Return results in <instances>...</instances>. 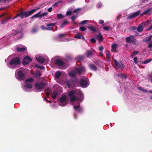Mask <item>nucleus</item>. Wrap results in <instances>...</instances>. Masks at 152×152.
<instances>
[{"label": "nucleus", "mask_w": 152, "mask_h": 152, "mask_svg": "<svg viewBox=\"0 0 152 152\" xmlns=\"http://www.w3.org/2000/svg\"><path fill=\"white\" fill-rule=\"evenodd\" d=\"M32 59L28 56H26L25 57L24 59L22 61V64L23 65H26L28 64L31 61Z\"/></svg>", "instance_id": "1a4fd4ad"}, {"label": "nucleus", "mask_w": 152, "mask_h": 152, "mask_svg": "<svg viewBox=\"0 0 152 152\" xmlns=\"http://www.w3.org/2000/svg\"><path fill=\"white\" fill-rule=\"evenodd\" d=\"M99 23L101 24H103L104 23V21L103 20H99Z\"/></svg>", "instance_id": "69168bd1"}, {"label": "nucleus", "mask_w": 152, "mask_h": 152, "mask_svg": "<svg viewBox=\"0 0 152 152\" xmlns=\"http://www.w3.org/2000/svg\"><path fill=\"white\" fill-rule=\"evenodd\" d=\"M48 14V12H45L44 13H42L41 14H40L39 17L40 18H42L43 17L46 16Z\"/></svg>", "instance_id": "4c0bfd02"}, {"label": "nucleus", "mask_w": 152, "mask_h": 152, "mask_svg": "<svg viewBox=\"0 0 152 152\" xmlns=\"http://www.w3.org/2000/svg\"><path fill=\"white\" fill-rule=\"evenodd\" d=\"M76 73H77L76 70L75 71H72L71 72H69V75L71 76L74 77L76 76Z\"/></svg>", "instance_id": "393cba45"}, {"label": "nucleus", "mask_w": 152, "mask_h": 152, "mask_svg": "<svg viewBox=\"0 0 152 152\" xmlns=\"http://www.w3.org/2000/svg\"><path fill=\"white\" fill-rule=\"evenodd\" d=\"M46 96H47V97H48L49 96V95L50 94L49 93H47V92H45Z\"/></svg>", "instance_id": "774afa93"}, {"label": "nucleus", "mask_w": 152, "mask_h": 152, "mask_svg": "<svg viewBox=\"0 0 152 152\" xmlns=\"http://www.w3.org/2000/svg\"><path fill=\"white\" fill-rule=\"evenodd\" d=\"M52 9H53L52 7H50L48 9V11L49 12H50L52 11Z\"/></svg>", "instance_id": "052dcab7"}, {"label": "nucleus", "mask_w": 152, "mask_h": 152, "mask_svg": "<svg viewBox=\"0 0 152 152\" xmlns=\"http://www.w3.org/2000/svg\"><path fill=\"white\" fill-rule=\"evenodd\" d=\"M148 47L149 48L148 51H152V41L149 42L148 43Z\"/></svg>", "instance_id": "72a5a7b5"}, {"label": "nucleus", "mask_w": 152, "mask_h": 152, "mask_svg": "<svg viewBox=\"0 0 152 152\" xmlns=\"http://www.w3.org/2000/svg\"><path fill=\"white\" fill-rule=\"evenodd\" d=\"M120 76H121V77L122 78H126V75L125 74L121 75Z\"/></svg>", "instance_id": "680f3d73"}, {"label": "nucleus", "mask_w": 152, "mask_h": 152, "mask_svg": "<svg viewBox=\"0 0 152 152\" xmlns=\"http://www.w3.org/2000/svg\"><path fill=\"white\" fill-rule=\"evenodd\" d=\"M21 64V61L19 57L13 58L10 60L9 63H7L8 67L11 69H15L19 66Z\"/></svg>", "instance_id": "f03ea898"}, {"label": "nucleus", "mask_w": 152, "mask_h": 152, "mask_svg": "<svg viewBox=\"0 0 152 152\" xmlns=\"http://www.w3.org/2000/svg\"><path fill=\"white\" fill-rule=\"evenodd\" d=\"M114 61L116 66L118 67L119 69H122L124 68L125 66L121 62H118L115 59H114Z\"/></svg>", "instance_id": "6e6552de"}, {"label": "nucleus", "mask_w": 152, "mask_h": 152, "mask_svg": "<svg viewBox=\"0 0 152 152\" xmlns=\"http://www.w3.org/2000/svg\"><path fill=\"white\" fill-rule=\"evenodd\" d=\"M41 7L35 9L33 10L30 11H22L20 12V17L23 19L24 18H26L33 14L36 10L40 9Z\"/></svg>", "instance_id": "7ed1b4c3"}, {"label": "nucleus", "mask_w": 152, "mask_h": 152, "mask_svg": "<svg viewBox=\"0 0 152 152\" xmlns=\"http://www.w3.org/2000/svg\"><path fill=\"white\" fill-rule=\"evenodd\" d=\"M84 58L83 55H78L75 58L76 60H83Z\"/></svg>", "instance_id": "cd10ccee"}, {"label": "nucleus", "mask_w": 152, "mask_h": 152, "mask_svg": "<svg viewBox=\"0 0 152 152\" xmlns=\"http://www.w3.org/2000/svg\"><path fill=\"white\" fill-rule=\"evenodd\" d=\"M10 18H6L5 19H4L3 20H1V24H4L7 21L9 20V19Z\"/></svg>", "instance_id": "c9c22d12"}, {"label": "nucleus", "mask_w": 152, "mask_h": 152, "mask_svg": "<svg viewBox=\"0 0 152 152\" xmlns=\"http://www.w3.org/2000/svg\"><path fill=\"white\" fill-rule=\"evenodd\" d=\"M61 2V1H59L57 3H55L54 4H53V7H57L58 5V3H60Z\"/></svg>", "instance_id": "09e8293b"}, {"label": "nucleus", "mask_w": 152, "mask_h": 152, "mask_svg": "<svg viewBox=\"0 0 152 152\" xmlns=\"http://www.w3.org/2000/svg\"><path fill=\"white\" fill-rule=\"evenodd\" d=\"M152 10V8L150 7L148 9H147L146 10H145L142 13V14L143 15H144L148 13H149L150 11H151Z\"/></svg>", "instance_id": "a878e982"}, {"label": "nucleus", "mask_w": 152, "mask_h": 152, "mask_svg": "<svg viewBox=\"0 0 152 152\" xmlns=\"http://www.w3.org/2000/svg\"><path fill=\"white\" fill-rule=\"evenodd\" d=\"M61 72L59 71H57L56 72L55 74V77L56 78H59L61 75Z\"/></svg>", "instance_id": "473e14b6"}, {"label": "nucleus", "mask_w": 152, "mask_h": 152, "mask_svg": "<svg viewBox=\"0 0 152 152\" xmlns=\"http://www.w3.org/2000/svg\"><path fill=\"white\" fill-rule=\"evenodd\" d=\"M140 13V11H138L136 12H134L133 14L130 15L128 17L129 19H131L133 18L137 15H138Z\"/></svg>", "instance_id": "4468645a"}, {"label": "nucleus", "mask_w": 152, "mask_h": 152, "mask_svg": "<svg viewBox=\"0 0 152 152\" xmlns=\"http://www.w3.org/2000/svg\"><path fill=\"white\" fill-rule=\"evenodd\" d=\"M85 55L86 57L87 58L93 56V55H94L92 51L90 50H87L85 53Z\"/></svg>", "instance_id": "dca6fc26"}, {"label": "nucleus", "mask_w": 152, "mask_h": 152, "mask_svg": "<svg viewBox=\"0 0 152 152\" xmlns=\"http://www.w3.org/2000/svg\"><path fill=\"white\" fill-rule=\"evenodd\" d=\"M126 41L127 43H131L134 45L136 44V39L134 36L132 35H131L129 37H126Z\"/></svg>", "instance_id": "423d86ee"}, {"label": "nucleus", "mask_w": 152, "mask_h": 152, "mask_svg": "<svg viewBox=\"0 0 152 152\" xmlns=\"http://www.w3.org/2000/svg\"><path fill=\"white\" fill-rule=\"evenodd\" d=\"M152 37V35H150L148 37H146L144 39L143 41L144 42H147L149 41L151 39Z\"/></svg>", "instance_id": "7c9ffc66"}, {"label": "nucleus", "mask_w": 152, "mask_h": 152, "mask_svg": "<svg viewBox=\"0 0 152 152\" xmlns=\"http://www.w3.org/2000/svg\"><path fill=\"white\" fill-rule=\"evenodd\" d=\"M89 67L92 70L96 71L97 70V68L96 66L93 64H90L89 65Z\"/></svg>", "instance_id": "a211bd4d"}, {"label": "nucleus", "mask_w": 152, "mask_h": 152, "mask_svg": "<svg viewBox=\"0 0 152 152\" xmlns=\"http://www.w3.org/2000/svg\"><path fill=\"white\" fill-rule=\"evenodd\" d=\"M74 37L75 38H76L78 39H82L83 41L85 40L84 37L80 33H78L75 34Z\"/></svg>", "instance_id": "f3484780"}, {"label": "nucleus", "mask_w": 152, "mask_h": 152, "mask_svg": "<svg viewBox=\"0 0 152 152\" xmlns=\"http://www.w3.org/2000/svg\"><path fill=\"white\" fill-rule=\"evenodd\" d=\"M72 12L71 11H67L66 13V15L67 16L70 15L72 14Z\"/></svg>", "instance_id": "8fccbe9b"}, {"label": "nucleus", "mask_w": 152, "mask_h": 152, "mask_svg": "<svg viewBox=\"0 0 152 152\" xmlns=\"http://www.w3.org/2000/svg\"><path fill=\"white\" fill-rule=\"evenodd\" d=\"M133 53L135 55H137L138 53V52L137 51H134L133 52Z\"/></svg>", "instance_id": "338daca9"}, {"label": "nucleus", "mask_w": 152, "mask_h": 152, "mask_svg": "<svg viewBox=\"0 0 152 152\" xmlns=\"http://www.w3.org/2000/svg\"><path fill=\"white\" fill-rule=\"evenodd\" d=\"M45 83L42 82L37 83L35 84V88L38 89H42L45 86Z\"/></svg>", "instance_id": "9d476101"}, {"label": "nucleus", "mask_w": 152, "mask_h": 152, "mask_svg": "<svg viewBox=\"0 0 152 152\" xmlns=\"http://www.w3.org/2000/svg\"><path fill=\"white\" fill-rule=\"evenodd\" d=\"M152 60V59H149L147 60H145L144 62H143L142 64H147Z\"/></svg>", "instance_id": "ea45409f"}, {"label": "nucleus", "mask_w": 152, "mask_h": 152, "mask_svg": "<svg viewBox=\"0 0 152 152\" xmlns=\"http://www.w3.org/2000/svg\"><path fill=\"white\" fill-rule=\"evenodd\" d=\"M46 91H47L46 92L49 93L50 94H51L52 92V90L50 88L47 89Z\"/></svg>", "instance_id": "864d4df0"}, {"label": "nucleus", "mask_w": 152, "mask_h": 152, "mask_svg": "<svg viewBox=\"0 0 152 152\" xmlns=\"http://www.w3.org/2000/svg\"><path fill=\"white\" fill-rule=\"evenodd\" d=\"M58 104L61 106H64L66 105L67 102L66 101V97L65 96H63L60 98Z\"/></svg>", "instance_id": "39448f33"}, {"label": "nucleus", "mask_w": 152, "mask_h": 152, "mask_svg": "<svg viewBox=\"0 0 152 152\" xmlns=\"http://www.w3.org/2000/svg\"><path fill=\"white\" fill-rule=\"evenodd\" d=\"M86 29V28L85 27L81 26L79 28V30L82 31H85Z\"/></svg>", "instance_id": "a19ab883"}, {"label": "nucleus", "mask_w": 152, "mask_h": 152, "mask_svg": "<svg viewBox=\"0 0 152 152\" xmlns=\"http://www.w3.org/2000/svg\"><path fill=\"white\" fill-rule=\"evenodd\" d=\"M61 22H63V23L60 26V28H63L66 25L69 23L68 21L65 20L61 21Z\"/></svg>", "instance_id": "aec40b11"}, {"label": "nucleus", "mask_w": 152, "mask_h": 152, "mask_svg": "<svg viewBox=\"0 0 152 152\" xmlns=\"http://www.w3.org/2000/svg\"><path fill=\"white\" fill-rule=\"evenodd\" d=\"M36 59L38 61L41 63H43L45 61L44 59L41 56H39V57H37Z\"/></svg>", "instance_id": "412c9836"}, {"label": "nucleus", "mask_w": 152, "mask_h": 152, "mask_svg": "<svg viewBox=\"0 0 152 152\" xmlns=\"http://www.w3.org/2000/svg\"><path fill=\"white\" fill-rule=\"evenodd\" d=\"M56 64L58 66H62L64 65V63L60 59H58L56 61Z\"/></svg>", "instance_id": "6ab92c4d"}, {"label": "nucleus", "mask_w": 152, "mask_h": 152, "mask_svg": "<svg viewBox=\"0 0 152 152\" xmlns=\"http://www.w3.org/2000/svg\"><path fill=\"white\" fill-rule=\"evenodd\" d=\"M34 81V79L33 78H28V79H26V80H25V81L26 82H28V83H31V82H32L33 81Z\"/></svg>", "instance_id": "e433bc0d"}, {"label": "nucleus", "mask_w": 152, "mask_h": 152, "mask_svg": "<svg viewBox=\"0 0 152 152\" xmlns=\"http://www.w3.org/2000/svg\"><path fill=\"white\" fill-rule=\"evenodd\" d=\"M41 11L37 13L36 14L34 15L32 17H31V19H32L34 18H37L38 17H39V15H40V13H41Z\"/></svg>", "instance_id": "2f4dec72"}, {"label": "nucleus", "mask_w": 152, "mask_h": 152, "mask_svg": "<svg viewBox=\"0 0 152 152\" xmlns=\"http://www.w3.org/2000/svg\"><path fill=\"white\" fill-rule=\"evenodd\" d=\"M12 0H2L1 1H4L5 3H6Z\"/></svg>", "instance_id": "0e129e2a"}, {"label": "nucleus", "mask_w": 152, "mask_h": 152, "mask_svg": "<svg viewBox=\"0 0 152 152\" xmlns=\"http://www.w3.org/2000/svg\"><path fill=\"white\" fill-rule=\"evenodd\" d=\"M74 107L76 111L79 112L81 113L82 112V109L80 107V104L78 103L77 105L74 106Z\"/></svg>", "instance_id": "ddd939ff"}, {"label": "nucleus", "mask_w": 152, "mask_h": 152, "mask_svg": "<svg viewBox=\"0 0 152 152\" xmlns=\"http://www.w3.org/2000/svg\"><path fill=\"white\" fill-rule=\"evenodd\" d=\"M26 49V47H23L22 48L18 47L17 48L16 50L18 52H21L24 51Z\"/></svg>", "instance_id": "4be33fe9"}, {"label": "nucleus", "mask_w": 152, "mask_h": 152, "mask_svg": "<svg viewBox=\"0 0 152 152\" xmlns=\"http://www.w3.org/2000/svg\"><path fill=\"white\" fill-rule=\"evenodd\" d=\"M152 22V20H148L146 22H143L142 24L143 25H146V26L149 25Z\"/></svg>", "instance_id": "c756f323"}, {"label": "nucleus", "mask_w": 152, "mask_h": 152, "mask_svg": "<svg viewBox=\"0 0 152 152\" xmlns=\"http://www.w3.org/2000/svg\"><path fill=\"white\" fill-rule=\"evenodd\" d=\"M68 95L71 101H76L79 100L81 102L84 97L82 92L79 91H76L74 90L71 91L68 93Z\"/></svg>", "instance_id": "f257e3e1"}, {"label": "nucleus", "mask_w": 152, "mask_h": 152, "mask_svg": "<svg viewBox=\"0 0 152 152\" xmlns=\"http://www.w3.org/2000/svg\"><path fill=\"white\" fill-rule=\"evenodd\" d=\"M57 95L58 92L55 91H54L52 95V99L54 100L56 98L57 96Z\"/></svg>", "instance_id": "bb28decb"}, {"label": "nucleus", "mask_w": 152, "mask_h": 152, "mask_svg": "<svg viewBox=\"0 0 152 152\" xmlns=\"http://www.w3.org/2000/svg\"><path fill=\"white\" fill-rule=\"evenodd\" d=\"M87 79L82 80L80 82V84L82 87H85L88 84Z\"/></svg>", "instance_id": "2eb2a0df"}, {"label": "nucleus", "mask_w": 152, "mask_h": 152, "mask_svg": "<svg viewBox=\"0 0 152 152\" xmlns=\"http://www.w3.org/2000/svg\"><path fill=\"white\" fill-rule=\"evenodd\" d=\"M106 56L107 58H110V54L109 51H106Z\"/></svg>", "instance_id": "de8ad7c7"}, {"label": "nucleus", "mask_w": 152, "mask_h": 152, "mask_svg": "<svg viewBox=\"0 0 152 152\" xmlns=\"http://www.w3.org/2000/svg\"><path fill=\"white\" fill-rule=\"evenodd\" d=\"M65 36V34H60L58 35L59 38H62Z\"/></svg>", "instance_id": "bf43d9fd"}, {"label": "nucleus", "mask_w": 152, "mask_h": 152, "mask_svg": "<svg viewBox=\"0 0 152 152\" xmlns=\"http://www.w3.org/2000/svg\"><path fill=\"white\" fill-rule=\"evenodd\" d=\"M95 37V38L99 40V42H102L103 41V38L100 32L98 34H96Z\"/></svg>", "instance_id": "f8f14e48"}, {"label": "nucleus", "mask_w": 152, "mask_h": 152, "mask_svg": "<svg viewBox=\"0 0 152 152\" xmlns=\"http://www.w3.org/2000/svg\"><path fill=\"white\" fill-rule=\"evenodd\" d=\"M24 87L26 89L31 88H32V85L31 83H26L24 85Z\"/></svg>", "instance_id": "b1692460"}, {"label": "nucleus", "mask_w": 152, "mask_h": 152, "mask_svg": "<svg viewBox=\"0 0 152 152\" xmlns=\"http://www.w3.org/2000/svg\"><path fill=\"white\" fill-rule=\"evenodd\" d=\"M80 9L77 8V9H76L75 10H74L73 12L74 13L78 12H79L80 11Z\"/></svg>", "instance_id": "6e6d98bb"}, {"label": "nucleus", "mask_w": 152, "mask_h": 152, "mask_svg": "<svg viewBox=\"0 0 152 152\" xmlns=\"http://www.w3.org/2000/svg\"><path fill=\"white\" fill-rule=\"evenodd\" d=\"M110 28V26H107L103 28V29L105 31H108Z\"/></svg>", "instance_id": "49530a36"}, {"label": "nucleus", "mask_w": 152, "mask_h": 152, "mask_svg": "<svg viewBox=\"0 0 152 152\" xmlns=\"http://www.w3.org/2000/svg\"><path fill=\"white\" fill-rule=\"evenodd\" d=\"M88 20H83L80 22V24L81 25L84 24H85L86 23L88 22Z\"/></svg>", "instance_id": "c03bdc74"}, {"label": "nucleus", "mask_w": 152, "mask_h": 152, "mask_svg": "<svg viewBox=\"0 0 152 152\" xmlns=\"http://www.w3.org/2000/svg\"><path fill=\"white\" fill-rule=\"evenodd\" d=\"M99 50L101 52H102L103 48L102 46H100L99 47Z\"/></svg>", "instance_id": "13d9d810"}, {"label": "nucleus", "mask_w": 152, "mask_h": 152, "mask_svg": "<svg viewBox=\"0 0 152 152\" xmlns=\"http://www.w3.org/2000/svg\"><path fill=\"white\" fill-rule=\"evenodd\" d=\"M137 57H134V58L133 60L134 61V63L136 64H137Z\"/></svg>", "instance_id": "3c124183"}, {"label": "nucleus", "mask_w": 152, "mask_h": 152, "mask_svg": "<svg viewBox=\"0 0 152 152\" xmlns=\"http://www.w3.org/2000/svg\"><path fill=\"white\" fill-rule=\"evenodd\" d=\"M76 72L79 75L83 74L85 72L86 69L84 66H81L75 69Z\"/></svg>", "instance_id": "0eeeda50"}, {"label": "nucleus", "mask_w": 152, "mask_h": 152, "mask_svg": "<svg viewBox=\"0 0 152 152\" xmlns=\"http://www.w3.org/2000/svg\"><path fill=\"white\" fill-rule=\"evenodd\" d=\"M64 16L61 14H57V18L59 19L62 18Z\"/></svg>", "instance_id": "37998d69"}, {"label": "nucleus", "mask_w": 152, "mask_h": 152, "mask_svg": "<svg viewBox=\"0 0 152 152\" xmlns=\"http://www.w3.org/2000/svg\"><path fill=\"white\" fill-rule=\"evenodd\" d=\"M18 79L20 80H23L25 78L24 74L21 70H19L18 71Z\"/></svg>", "instance_id": "9b49d317"}, {"label": "nucleus", "mask_w": 152, "mask_h": 152, "mask_svg": "<svg viewBox=\"0 0 152 152\" xmlns=\"http://www.w3.org/2000/svg\"><path fill=\"white\" fill-rule=\"evenodd\" d=\"M56 24V23H48L46 25V27H45L44 26H42L41 27V29L43 30L53 31V28L51 26H54Z\"/></svg>", "instance_id": "20e7f679"}, {"label": "nucleus", "mask_w": 152, "mask_h": 152, "mask_svg": "<svg viewBox=\"0 0 152 152\" xmlns=\"http://www.w3.org/2000/svg\"><path fill=\"white\" fill-rule=\"evenodd\" d=\"M41 75L39 72L37 71L36 72L35 75V77L37 78H39Z\"/></svg>", "instance_id": "f704fd0d"}, {"label": "nucleus", "mask_w": 152, "mask_h": 152, "mask_svg": "<svg viewBox=\"0 0 152 152\" xmlns=\"http://www.w3.org/2000/svg\"><path fill=\"white\" fill-rule=\"evenodd\" d=\"M137 30L140 32H141L143 30V27L142 23L140 24L138 26L137 28Z\"/></svg>", "instance_id": "5701e85b"}, {"label": "nucleus", "mask_w": 152, "mask_h": 152, "mask_svg": "<svg viewBox=\"0 0 152 152\" xmlns=\"http://www.w3.org/2000/svg\"><path fill=\"white\" fill-rule=\"evenodd\" d=\"M118 45L116 44H114L112 45L111 46L113 50H115L116 48Z\"/></svg>", "instance_id": "79ce46f5"}, {"label": "nucleus", "mask_w": 152, "mask_h": 152, "mask_svg": "<svg viewBox=\"0 0 152 152\" xmlns=\"http://www.w3.org/2000/svg\"><path fill=\"white\" fill-rule=\"evenodd\" d=\"M91 41L93 43H95L96 42L95 39L94 38L91 39Z\"/></svg>", "instance_id": "4d7b16f0"}, {"label": "nucleus", "mask_w": 152, "mask_h": 152, "mask_svg": "<svg viewBox=\"0 0 152 152\" xmlns=\"http://www.w3.org/2000/svg\"><path fill=\"white\" fill-rule=\"evenodd\" d=\"M87 27L88 28L90 29V31L94 33L96 31V29L94 27L89 26H87Z\"/></svg>", "instance_id": "c85d7f7f"}, {"label": "nucleus", "mask_w": 152, "mask_h": 152, "mask_svg": "<svg viewBox=\"0 0 152 152\" xmlns=\"http://www.w3.org/2000/svg\"><path fill=\"white\" fill-rule=\"evenodd\" d=\"M66 83L67 85L69 88H70L71 86V85L70 84V83L69 82H66Z\"/></svg>", "instance_id": "e2e57ef3"}, {"label": "nucleus", "mask_w": 152, "mask_h": 152, "mask_svg": "<svg viewBox=\"0 0 152 152\" xmlns=\"http://www.w3.org/2000/svg\"><path fill=\"white\" fill-rule=\"evenodd\" d=\"M35 66L36 67L38 68L41 69H43L45 68V67L44 66H41L38 65H36Z\"/></svg>", "instance_id": "a18cd8bd"}, {"label": "nucleus", "mask_w": 152, "mask_h": 152, "mask_svg": "<svg viewBox=\"0 0 152 152\" xmlns=\"http://www.w3.org/2000/svg\"><path fill=\"white\" fill-rule=\"evenodd\" d=\"M37 31V30L35 28H33L31 30V32L33 33L36 32Z\"/></svg>", "instance_id": "603ef678"}, {"label": "nucleus", "mask_w": 152, "mask_h": 152, "mask_svg": "<svg viewBox=\"0 0 152 152\" xmlns=\"http://www.w3.org/2000/svg\"><path fill=\"white\" fill-rule=\"evenodd\" d=\"M77 16V15H73L71 17V19L72 22H74L75 21V20L76 19Z\"/></svg>", "instance_id": "58836bf2"}, {"label": "nucleus", "mask_w": 152, "mask_h": 152, "mask_svg": "<svg viewBox=\"0 0 152 152\" xmlns=\"http://www.w3.org/2000/svg\"><path fill=\"white\" fill-rule=\"evenodd\" d=\"M20 16V13H18L16 15H15V17H14L12 19H14L17 18H18V17Z\"/></svg>", "instance_id": "5fc2aeb1"}]
</instances>
